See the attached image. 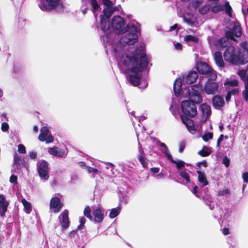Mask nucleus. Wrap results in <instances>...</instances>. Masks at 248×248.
Wrapping results in <instances>:
<instances>
[{
  "mask_svg": "<svg viewBox=\"0 0 248 248\" xmlns=\"http://www.w3.org/2000/svg\"><path fill=\"white\" fill-rule=\"evenodd\" d=\"M230 159L227 157V156H225L224 158H223V164L227 167H228L229 165H230Z\"/></svg>",
  "mask_w": 248,
  "mask_h": 248,
  "instance_id": "obj_51",
  "label": "nucleus"
},
{
  "mask_svg": "<svg viewBox=\"0 0 248 248\" xmlns=\"http://www.w3.org/2000/svg\"><path fill=\"white\" fill-rule=\"evenodd\" d=\"M229 92L232 94H236V93H238V90L237 89H235L230 91Z\"/></svg>",
  "mask_w": 248,
  "mask_h": 248,
  "instance_id": "obj_61",
  "label": "nucleus"
},
{
  "mask_svg": "<svg viewBox=\"0 0 248 248\" xmlns=\"http://www.w3.org/2000/svg\"><path fill=\"white\" fill-rule=\"evenodd\" d=\"M85 222H86V219L84 217H80V219H79V222L80 224L79 226H78L77 229L78 230L82 229L84 225Z\"/></svg>",
  "mask_w": 248,
  "mask_h": 248,
  "instance_id": "obj_44",
  "label": "nucleus"
},
{
  "mask_svg": "<svg viewBox=\"0 0 248 248\" xmlns=\"http://www.w3.org/2000/svg\"><path fill=\"white\" fill-rule=\"evenodd\" d=\"M180 117L182 121L186 126L188 130L192 134L194 133L195 129L194 128V122L191 119H189L184 115H181Z\"/></svg>",
  "mask_w": 248,
  "mask_h": 248,
  "instance_id": "obj_19",
  "label": "nucleus"
},
{
  "mask_svg": "<svg viewBox=\"0 0 248 248\" xmlns=\"http://www.w3.org/2000/svg\"><path fill=\"white\" fill-rule=\"evenodd\" d=\"M59 220L62 230H65L69 227L68 212L67 210H64L61 214L59 216Z\"/></svg>",
  "mask_w": 248,
  "mask_h": 248,
  "instance_id": "obj_17",
  "label": "nucleus"
},
{
  "mask_svg": "<svg viewBox=\"0 0 248 248\" xmlns=\"http://www.w3.org/2000/svg\"><path fill=\"white\" fill-rule=\"evenodd\" d=\"M39 8L43 11H50L53 9L61 10L63 7L62 0H40Z\"/></svg>",
  "mask_w": 248,
  "mask_h": 248,
  "instance_id": "obj_4",
  "label": "nucleus"
},
{
  "mask_svg": "<svg viewBox=\"0 0 248 248\" xmlns=\"http://www.w3.org/2000/svg\"><path fill=\"white\" fill-rule=\"evenodd\" d=\"M14 164L15 165H16L17 166L19 165L20 167H21L20 164V158L18 155H14Z\"/></svg>",
  "mask_w": 248,
  "mask_h": 248,
  "instance_id": "obj_45",
  "label": "nucleus"
},
{
  "mask_svg": "<svg viewBox=\"0 0 248 248\" xmlns=\"http://www.w3.org/2000/svg\"><path fill=\"white\" fill-rule=\"evenodd\" d=\"M18 152L21 154L26 153V149L23 144H20L18 145Z\"/></svg>",
  "mask_w": 248,
  "mask_h": 248,
  "instance_id": "obj_46",
  "label": "nucleus"
},
{
  "mask_svg": "<svg viewBox=\"0 0 248 248\" xmlns=\"http://www.w3.org/2000/svg\"><path fill=\"white\" fill-rule=\"evenodd\" d=\"M202 3V2L201 0H196L193 2V6L195 9L199 8V12L202 15H205L208 13L211 7L209 4L200 7Z\"/></svg>",
  "mask_w": 248,
  "mask_h": 248,
  "instance_id": "obj_16",
  "label": "nucleus"
},
{
  "mask_svg": "<svg viewBox=\"0 0 248 248\" xmlns=\"http://www.w3.org/2000/svg\"><path fill=\"white\" fill-rule=\"evenodd\" d=\"M209 79L204 85V91L208 94H215L217 93L218 85L217 82L210 81Z\"/></svg>",
  "mask_w": 248,
  "mask_h": 248,
  "instance_id": "obj_14",
  "label": "nucleus"
},
{
  "mask_svg": "<svg viewBox=\"0 0 248 248\" xmlns=\"http://www.w3.org/2000/svg\"><path fill=\"white\" fill-rule=\"evenodd\" d=\"M213 138V134L212 133L208 132L205 133L202 136V139L205 141H207L209 140L212 139Z\"/></svg>",
  "mask_w": 248,
  "mask_h": 248,
  "instance_id": "obj_43",
  "label": "nucleus"
},
{
  "mask_svg": "<svg viewBox=\"0 0 248 248\" xmlns=\"http://www.w3.org/2000/svg\"><path fill=\"white\" fill-rule=\"evenodd\" d=\"M37 170L42 180L46 181L49 178L48 167L47 163L42 160L38 162L37 164Z\"/></svg>",
  "mask_w": 248,
  "mask_h": 248,
  "instance_id": "obj_9",
  "label": "nucleus"
},
{
  "mask_svg": "<svg viewBox=\"0 0 248 248\" xmlns=\"http://www.w3.org/2000/svg\"><path fill=\"white\" fill-rule=\"evenodd\" d=\"M197 186H195L193 187L192 190H191L192 192L197 197H199V196L198 195L197 193Z\"/></svg>",
  "mask_w": 248,
  "mask_h": 248,
  "instance_id": "obj_54",
  "label": "nucleus"
},
{
  "mask_svg": "<svg viewBox=\"0 0 248 248\" xmlns=\"http://www.w3.org/2000/svg\"><path fill=\"white\" fill-rule=\"evenodd\" d=\"M180 176L186 181V184H188L190 182V177L189 174L186 170H182L179 172Z\"/></svg>",
  "mask_w": 248,
  "mask_h": 248,
  "instance_id": "obj_36",
  "label": "nucleus"
},
{
  "mask_svg": "<svg viewBox=\"0 0 248 248\" xmlns=\"http://www.w3.org/2000/svg\"><path fill=\"white\" fill-rule=\"evenodd\" d=\"M184 40L188 43H198L199 38L195 36L191 35H187L185 36Z\"/></svg>",
  "mask_w": 248,
  "mask_h": 248,
  "instance_id": "obj_33",
  "label": "nucleus"
},
{
  "mask_svg": "<svg viewBox=\"0 0 248 248\" xmlns=\"http://www.w3.org/2000/svg\"><path fill=\"white\" fill-rule=\"evenodd\" d=\"M104 4V8L102 13L100 15V23L98 28H100L102 30L106 31V29L109 28V24L108 22V19L112 15L113 12L116 10H119L118 6H113L115 1L113 0H102Z\"/></svg>",
  "mask_w": 248,
  "mask_h": 248,
  "instance_id": "obj_3",
  "label": "nucleus"
},
{
  "mask_svg": "<svg viewBox=\"0 0 248 248\" xmlns=\"http://www.w3.org/2000/svg\"><path fill=\"white\" fill-rule=\"evenodd\" d=\"M38 139L40 141H45L46 143H51L54 141V138L46 126H43L41 128Z\"/></svg>",
  "mask_w": 248,
  "mask_h": 248,
  "instance_id": "obj_11",
  "label": "nucleus"
},
{
  "mask_svg": "<svg viewBox=\"0 0 248 248\" xmlns=\"http://www.w3.org/2000/svg\"><path fill=\"white\" fill-rule=\"evenodd\" d=\"M138 158L139 161L142 164V166L144 168H146L148 165V163L146 161V158L143 155H138Z\"/></svg>",
  "mask_w": 248,
  "mask_h": 248,
  "instance_id": "obj_38",
  "label": "nucleus"
},
{
  "mask_svg": "<svg viewBox=\"0 0 248 248\" xmlns=\"http://www.w3.org/2000/svg\"><path fill=\"white\" fill-rule=\"evenodd\" d=\"M240 46L241 48L245 50L247 54L243 55L242 56H248V42L245 41L241 43Z\"/></svg>",
  "mask_w": 248,
  "mask_h": 248,
  "instance_id": "obj_42",
  "label": "nucleus"
},
{
  "mask_svg": "<svg viewBox=\"0 0 248 248\" xmlns=\"http://www.w3.org/2000/svg\"><path fill=\"white\" fill-rule=\"evenodd\" d=\"M33 131L34 132L37 133L38 131V127L37 126H34L33 127Z\"/></svg>",
  "mask_w": 248,
  "mask_h": 248,
  "instance_id": "obj_64",
  "label": "nucleus"
},
{
  "mask_svg": "<svg viewBox=\"0 0 248 248\" xmlns=\"http://www.w3.org/2000/svg\"><path fill=\"white\" fill-rule=\"evenodd\" d=\"M241 34L240 26L234 25L233 29L227 31L225 36L220 39L216 44L219 48L227 47L224 53V60L233 64H244L248 62V56H241L240 51L236 54L234 47L230 45L231 41H237L234 37H240Z\"/></svg>",
  "mask_w": 248,
  "mask_h": 248,
  "instance_id": "obj_2",
  "label": "nucleus"
},
{
  "mask_svg": "<svg viewBox=\"0 0 248 248\" xmlns=\"http://www.w3.org/2000/svg\"><path fill=\"white\" fill-rule=\"evenodd\" d=\"M177 28H178V25L175 24L174 25H173V26L170 27V30H173L177 29Z\"/></svg>",
  "mask_w": 248,
  "mask_h": 248,
  "instance_id": "obj_63",
  "label": "nucleus"
},
{
  "mask_svg": "<svg viewBox=\"0 0 248 248\" xmlns=\"http://www.w3.org/2000/svg\"><path fill=\"white\" fill-rule=\"evenodd\" d=\"M48 152L50 155L58 157H63L65 155V152L57 147L49 148Z\"/></svg>",
  "mask_w": 248,
  "mask_h": 248,
  "instance_id": "obj_22",
  "label": "nucleus"
},
{
  "mask_svg": "<svg viewBox=\"0 0 248 248\" xmlns=\"http://www.w3.org/2000/svg\"><path fill=\"white\" fill-rule=\"evenodd\" d=\"M183 21L188 25L193 26L195 22L196 19L193 15L190 13H187L185 15Z\"/></svg>",
  "mask_w": 248,
  "mask_h": 248,
  "instance_id": "obj_26",
  "label": "nucleus"
},
{
  "mask_svg": "<svg viewBox=\"0 0 248 248\" xmlns=\"http://www.w3.org/2000/svg\"><path fill=\"white\" fill-rule=\"evenodd\" d=\"M100 23V21L97 28L106 52L111 48L120 71L125 74L130 73L126 77L131 84L138 86L140 88H146L148 82L146 79H141L140 72L147 66L149 59L143 49L137 48L130 51L127 48V45H132L137 42L140 32V24L134 22L125 26L124 20L122 17L114 16L111 22L112 28L118 33L123 34L120 39L114 40L115 34L111 31L110 26L106 29V31H104L98 28Z\"/></svg>",
  "mask_w": 248,
  "mask_h": 248,
  "instance_id": "obj_1",
  "label": "nucleus"
},
{
  "mask_svg": "<svg viewBox=\"0 0 248 248\" xmlns=\"http://www.w3.org/2000/svg\"><path fill=\"white\" fill-rule=\"evenodd\" d=\"M206 204L209 206V208L211 210H213L214 209V205L213 204H211V202H207Z\"/></svg>",
  "mask_w": 248,
  "mask_h": 248,
  "instance_id": "obj_60",
  "label": "nucleus"
},
{
  "mask_svg": "<svg viewBox=\"0 0 248 248\" xmlns=\"http://www.w3.org/2000/svg\"><path fill=\"white\" fill-rule=\"evenodd\" d=\"M222 233L224 235H226L229 234V230L228 228H224L222 230Z\"/></svg>",
  "mask_w": 248,
  "mask_h": 248,
  "instance_id": "obj_57",
  "label": "nucleus"
},
{
  "mask_svg": "<svg viewBox=\"0 0 248 248\" xmlns=\"http://www.w3.org/2000/svg\"><path fill=\"white\" fill-rule=\"evenodd\" d=\"M230 191L229 189L225 188L218 191L217 195L218 196H227L230 194Z\"/></svg>",
  "mask_w": 248,
  "mask_h": 248,
  "instance_id": "obj_40",
  "label": "nucleus"
},
{
  "mask_svg": "<svg viewBox=\"0 0 248 248\" xmlns=\"http://www.w3.org/2000/svg\"><path fill=\"white\" fill-rule=\"evenodd\" d=\"M94 220L96 222H101L104 218V215L100 208H97L93 211Z\"/></svg>",
  "mask_w": 248,
  "mask_h": 248,
  "instance_id": "obj_25",
  "label": "nucleus"
},
{
  "mask_svg": "<svg viewBox=\"0 0 248 248\" xmlns=\"http://www.w3.org/2000/svg\"><path fill=\"white\" fill-rule=\"evenodd\" d=\"M197 173L198 174L199 181L202 184V186H204L207 185L208 182L205 174L201 171H197Z\"/></svg>",
  "mask_w": 248,
  "mask_h": 248,
  "instance_id": "obj_30",
  "label": "nucleus"
},
{
  "mask_svg": "<svg viewBox=\"0 0 248 248\" xmlns=\"http://www.w3.org/2000/svg\"><path fill=\"white\" fill-rule=\"evenodd\" d=\"M238 81L236 79L229 80L227 79L224 83L225 85H230L232 87H235L238 85Z\"/></svg>",
  "mask_w": 248,
  "mask_h": 248,
  "instance_id": "obj_39",
  "label": "nucleus"
},
{
  "mask_svg": "<svg viewBox=\"0 0 248 248\" xmlns=\"http://www.w3.org/2000/svg\"><path fill=\"white\" fill-rule=\"evenodd\" d=\"M147 140L149 141L158 144L159 150L164 155V156L168 159L171 158L172 155L170 154L169 150L167 146L163 142H161L157 140L155 138L152 137H148Z\"/></svg>",
  "mask_w": 248,
  "mask_h": 248,
  "instance_id": "obj_10",
  "label": "nucleus"
},
{
  "mask_svg": "<svg viewBox=\"0 0 248 248\" xmlns=\"http://www.w3.org/2000/svg\"><path fill=\"white\" fill-rule=\"evenodd\" d=\"M232 94L229 92L226 96V100L227 101H229L230 100Z\"/></svg>",
  "mask_w": 248,
  "mask_h": 248,
  "instance_id": "obj_59",
  "label": "nucleus"
},
{
  "mask_svg": "<svg viewBox=\"0 0 248 248\" xmlns=\"http://www.w3.org/2000/svg\"><path fill=\"white\" fill-rule=\"evenodd\" d=\"M10 182L14 184H17V176L14 174H12L10 178Z\"/></svg>",
  "mask_w": 248,
  "mask_h": 248,
  "instance_id": "obj_49",
  "label": "nucleus"
},
{
  "mask_svg": "<svg viewBox=\"0 0 248 248\" xmlns=\"http://www.w3.org/2000/svg\"><path fill=\"white\" fill-rule=\"evenodd\" d=\"M120 211L121 207L119 206L112 209L110 211L109 217L111 218H113L116 217L120 214Z\"/></svg>",
  "mask_w": 248,
  "mask_h": 248,
  "instance_id": "obj_34",
  "label": "nucleus"
},
{
  "mask_svg": "<svg viewBox=\"0 0 248 248\" xmlns=\"http://www.w3.org/2000/svg\"><path fill=\"white\" fill-rule=\"evenodd\" d=\"M62 207V204L59 198L53 197L51 199L50 208L53 209L55 213L59 212Z\"/></svg>",
  "mask_w": 248,
  "mask_h": 248,
  "instance_id": "obj_18",
  "label": "nucleus"
},
{
  "mask_svg": "<svg viewBox=\"0 0 248 248\" xmlns=\"http://www.w3.org/2000/svg\"><path fill=\"white\" fill-rule=\"evenodd\" d=\"M84 215L90 220H92L93 217L91 215V209L89 206H86L84 209Z\"/></svg>",
  "mask_w": 248,
  "mask_h": 248,
  "instance_id": "obj_41",
  "label": "nucleus"
},
{
  "mask_svg": "<svg viewBox=\"0 0 248 248\" xmlns=\"http://www.w3.org/2000/svg\"><path fill=\"white\" fill-rule=\"evenodd\" d=\"M9 202L6 199V196L0 194V216L4 217L7 211Z\"/></svg>",
  "mask_w": 248,
  "mask_h": 248,
  "instance_id": "obj_15",
  "label": "nucleus"
},
{
  "mask_svg": "<svg viewBox=\"0 0 248 248\" xmlns=\"http://www.w3.org/2000/svg\"><path fill=\"white\" fill-rule=\"evenodd\" d=\"M81 166H85L86 169L87 170L88 172L89 173H93V174H95L98 172V170L93 168H92L89 166H86L85 165V163L84 162H81Z\"/></svg>",
  "mask_w": 248,
  "mask_h": 248,
  "instance_id": "obj_37",
  "label": "nucleus"
},
{
  "mask_svg": "<svg viewBox=\"0 0 248 248\" xmlns=\"http://www.w3.org/2000/svg\"><path fill=\"white\" fill-rule=\"evenodd\" d=\"M212 103L215 108L217 109L220 108L224 104V101L223 98L218 95L215 96L213 97Z\"/></svg>",
  "mask_w": 248,
  "mask_h": 248,
  "instance_id": "obj_24",
  "label": "nucleus"
},
{
  "mask_svg": "<svg viewBox=\"0 0 248 248\" xmlns=\"http://www.w3.org/2000/svg\"><path fill=\"white\" fill-rule=\"evenodd\" d=\"M214 59L216 63L219 67L224 66V62L222 59V54L219 51H217L214 53Z\"/></svg>",
  "mask_w": 248,
  "mask_h": 248,
  "instance_id": "obj_27",
  "label": "nucleus"
},
{
  "mask_svg": "<svg viewBox=\"0 0 248 248\" xmlns=\"http://www.w3.org/2000/svg\"><path fill=\"white\" fill-rule=\"evenodd\" d=\"M1 130L3 132H6L9 129V125L8 123L6 122H3L1 124Z\"/></svg>",
  "mask_w": 248,
  "mask_h": 248,
  "instance_id": "obj_47",
  "label": "nucleus"
},
{
  "mask_svg": "<svg viewBox=\"0 0 248 248\" xmlns=\"http://www.w3.org/2000/svg\"><path fill=\"white\" fill-rule=\"evenodd\" d=\"M202 86L200 84L192 86L191 87L192 91H190L188 89L186 93L189 99L196 103H201L202 98L201 96L199 94V93L202 90Z\"/></svg>",
  "mask_w": 248,
  "mask_h": 248,
  "instance_id": "obj_7",
  "label": "nucleus"
},
{
  "mask_svg": "<svg viewBox=\"0 0 248 248\" xmlns=\"http://www.w3.org/2000/svg\"><path fill=\"white\" fill-rule=\"evenodd\" d=\"M169 160L172 163H174L176 165L177 169L178 170H181L183 168L185 167V163L182 160H177L175 161L172 159V157L171 156Z\"/></svg>",
  "mask_w": 248,
  "mask_h": 248,
  "instance_id": "obj_35",
  "label": "nucleus"
},
{
  "mask_svg": "<svg viewBox=\"0 0 248 248\" xmlns=\"http://www.w3.org/2000/svg\"><path fill=\"white\" fill-rule=\"evenodd\" d=\"M198 74L195 71H191L189 72L185 78L183 77L184 82L187 84H191L195 82L198 78Z\"/></svg>",
  "mask_w": 248,
  "mask_h": 248,
  "instance_id": "obj_20",
  "label": "nucleus"
},
{
  "mask_svg": "<svg viewBox=\"0 0 248 248\" xmlns=\"http://www.w3.org/2000/svg\"><path fill=\"white\" fill-rule=\"evenodd\" d=\"M242 178L244 183H248V172H244L242 174Z\"/></svg>",
  "mask_w": 248,
  "mask_h": 248,
  "instance_id": "obj_52",
  "label": "nucleus"
},
{
  "mask_svg": "<svg viewBox=\"0 0 248 248\" xmlns=\"http://www.w3.org/2000/svg\"><path fill=\"white\" fill-rule=\"evenodd\" d=\"M185 146H186V143L184 141H181L179 143V152L180 153H182L185 148Z\"/></svg>",
  "mask_w": 248,
  "mask_h": 248,
  "instance_id": "obj_48",
  "label": "nucleus"
},
{
  "mask_svg": "<svg viewBox=\"0 0 248 248\" xmlns=\"http://www.w3.org/2000/svg\"><path fill=\"white\" fill-rule=\"evenodd\" d=\"M29 156L31 158L34 159L37 157V154L36 152L32 151L29 153Z\"/></svg>",
  "mask_w": 248,
  "mask_h": 248,
  "instance_id": "obj_53",
  "label": "nucleus"
},
{
  "mask_svg": "<svg viewBox=\"0 0 248 248\" xmlns=\"http://www.w3.org/2000/svg\"><path fill=\"white\" fill-rule=\"evenodd\" d=\"M198 165L199 166H200L201 165H202L204 167H206L207 166V163L206 161H203L202 162H199Z\"/></svg>",
  "mask_w": 248,
  "mask_h": 248,
  "instance_id": "obj_58",
  "label": "nucleus"
},
{
  "mask_svg": "<svg viewBox=\"0 0 248 248\" xmlns=\"http://www.w3.org/2000/svg\"><path fill=\"white\" fill-rule=\"evenodd\" d=\"M174 108H176V106H174V105L173 104L171 105V107H170V110L171 111H172V113L174 115H175L176 114V113L174 112Z\"/></svg>",
  "mask_w": 248,
  "mask_h": 248,
  "instance_id": "obj_62",
  "label": "nucleus"
},
{
  "mask_svg": "<svg viewBox=\"0 0 248 248\" xmlns=\"http://www.w3.org/2000/svg\"><path fill=\"white\" fill-rule=\"evenodd\" d=\"M82 1V6H81V11L83 15L86 14L88 8V4L90 3L92 8H93V12L94 14V15L96 18H97V12L100 9L99 5L98 4L96 0H81Z\"/></svg>",
  "mask_w": 248,
  "mask_h": 248,
  "instance_id": "obj_8",
  "label": "nucleus"
},
{
  "mask_svg": "<svg viewBox=\"0 0 248 248\" xmlns=\"http://www.w3.org/2000/svg\"><path fill=\"white\" fill-rule=\"evenodd\" d=\"M211 152V150L209 148L206 146H203L202 150L198 152V155L204 157L208 156Z\"/></svg>",
  "mask_w": 248,
  "mask_h": 248,
  "instance_id": "obj_32",
  "label": "nucleus"
},
{
  "mask_svg": "<svg viewBox=\"0 0 248 248\" xmlns=\"http://www.w3.org/2000/svg\"><path fill=\"white\" fill-rule=\"evenodd\" d=\"M185 83H182L181 78H177L173 84V89L176 95L180 94L181 91L183 88H185Z\"/></svg>",
  "mask_w": 248,
  "mask_h": 248,
  "instance_id": "obj_21",
  "label": "nucleus"
},
{
  "mask_svg": "<svg viewBox=\"0 0 248 248\" xmlns=\"http://www.w3.org/2000/svg\"><path fill=\"white\" fill-rule=\"evenodd\" d=\"M146 119V118L144 116H141L140 117H138V121L139 123L136 125L135 122L133 120L132 118H131V120L132 121L134 126V127L137 126V127H138L140 133H141V131H142L143 133H144V134L142 135L143 136H147V134L145 132V129L144 127L141 126V125H140V124L139 123H140L141 121H142Z\"/></svg>",
  "mask_w": 248,
  "mask_h": 248,
  "instance_id": "obj_28",
  "label": "nucleus"
},
{
  "mask_svg": "<svg viewBox=\"0 0 248 248\" xmlns=\"http://www.w3.org/2000/svg\"><path fill=\"white\" fill-rule=\"evenodd\" d=\"M150 170H151V172L155 173H158L159 171V168H156V167L152 168Z\"/></svg>",
  "mask_w": 248,
  "mask_h": 248,
  "instance_id": "obj_56",
  "label": "nucleus"
},
{
  "mask_svg": "<svg viewBox=\"0 0 248 248\" xmlns=\"http://www.w3.org/2000/svg\"><path fill=\"white\" fill-rule=\"evenodd\" d=\"M21 202L24 206V211L27 214H30L31 211V207L30 203L27 201L25 199H21Z\"/></svg>",
  "mask_w": 248,
  "mask_h": 248,
  "instance_id": "obj_31",
  "label": "nucleus"
},
{
  "mask_svg": "<svg viewBox=\"0 0 248 248\" xmlns=\"http://www.w3.org/2000/svg\"><path fill=\"white\" fill-rule=\"evenodd\" d=\"M202 115L204 117H207L210 114V107L209 105L205 104H202L201 105V108H200Z\"/></svg>",
  "mask_w": 248,
  "mask_h": 248,
  "instance_id": "obj_29",
  "label": "nucleus"
},
{
  "mask_svg": "<svg viewBox=\"0 0 248 248\" xmlns=\"http://www.w3.org/2000/svg\"><path fill=\"white\" fill-rule=\"evenodd\" d=\"M196 68L199 73L205 75L209 79L215 80L217 77V73L205 62H200L196 65Z\"/></svg>",
  "mask_w": 248,
  "mask_h": 248,
  "instance_id": "obj_5",
  "label": "nucleus"
},
{
  "mask_svg": "<svg viewBox=\"0 0 248 248\" xmlns=\"http://www.w3.org/2000/svg\"><path fill=\"white\" fill-rule=\"evenodd\" d=\"M135 131L136 132L137 137L138 140L139 141V147H138L139 148V155H142L144 154V151H143L142 148H141V146L140 143V140H143V138L144 137L146 136V138L147 139V138L149 136H148L147 135V136H143L142 135L144 134V133H143L142 131H141V132L140 133L138 127H137V126H135Z\"/></svg>",
  "mask_w": 248,
  "mask_h": 248,
  "instance_id": "obj_23",
  "label": "nucleus"
},
{
  "mask_svg": "<svg viewBox=\"0 0 248 248\" xmlns=\"http://www.w3.org/2000/svg\"><path fill=\"white\" fill-rule=\"evenodd\" d=\"M175 47L177 50H181L182 48V45L181 43H177L175 44Z\"/></svg>",
  "mask_w": 248,
  "mask_h": 248,
  "instance_id": "obj_55",
  "label": "nucleus"
},
{
  "mask_svg": "<svg viewBox=\"0 0 248 248\" xmlns=\"http://www.w3.org/2000/svg\"><path fill=\"white\" fill-rule=\"evenodd\" d=\"M237 74L245 82V89L243 92V95L245 100L248 102V73H247V70H239Z\"/></svg>",
  "mask_w": 248,
  "mask_h": 248,
  "instance_id": "obj_12",
  "label": "nucleus"
},
{
  "mask_svg": "<svg viewBox=\"0 0 248 248\" xmlns=\"http://www.w3.org/2000/svg\"><path fill=\"white\" fill-rule=\"evenodd\" d=\"M225 9L226 14L232 17V9L228 2H226L224 5H215L212 7L211 10L214 13H217Z\"/></svg>",
  "mask_w": 248,
  "mask_h": 248,
  "instance_id": "obj_13",
  "label": "nucleus"
},
{
  "mask_svg": "<svg viewBox=\"0 0 248 248\" xmlns=\"http://www.w3.org/2000/svg\"><path fill=\"white\" fill-rule=\"evenodd\" d=\"M196 103L190 99L189 100H185L181 103L182 109L183 113L187 116L193 117L197 113V108L195 106Z\"/></svg>",
  "mask_w": 248,
  "mask_h": 248,
  "instance_id": "obj_6",
  "label": "nucleus"
},
{
  "mask_svg": "<svg viewBox=\"0 0 248 248\" xmlns=\"http://www.w3.org/2000/svg\"><path fill=\"white\" fill-rule=\"evenodd\" d=\"M225 137V139H228V137L227 136H225L224 137L223 135L221 134L220 135L219 138L217 140V147H219L220 146V143L223 140V138Z\"/></svg>",
  "mask_w": 248,
  "mask_h": 248,
  "instance_id": "obj_50",
  "label": "nucleus"
}]
</instances>
